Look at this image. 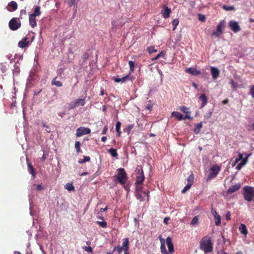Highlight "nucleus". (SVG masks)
I'll list each match as a JSON object with an SVG mask.
<instances>
[{"mask_svg":"<svg viewBox=\"0 0 254 254\" xmlns=\"http://www.w3.org/2000/svg\"><path fill=\"white\" fill-rule=\"evenodd\" d=\"M117 175H126L125 170L124 168H119L117 170Z\"/></svg>","mask_w":254,"mask_h":254,"instance_id":"a18cd8bd","label":"nucleus"},{"mask_svg":"<svg viewBox=\"0 0 254 254\" xmlns=\"http://www.w3.org/2000/svg\"><path fill=\"white\" fill-rule=\"evenodd\" d=\"M114 80L116 82H121L122 83H124L128 80H131V78L130 77L129 75H127L122 78L115 77L114 78Z\"/></svg>","mask_w":254,"mask_h":254,"instance_id":"ddd939ff","label":"nucleus"},{"mask_svg":"<svg viewBox=\"0 0 254 254\" xmlns=\"http://www.w3.org/2000/svg\"><path fill=\"white\" fill-rule=\"evenodd\" d=\"M199 99L202 101L201 108H203L207 103V98L205 94H202L199 97Z\"/></svg>","mask_w":254,"mask_h":254,"instance_id":"6ab92c4d","label":"nucleus"},{"mask_svg":"<svg viewBox=\"0 0 254 254\" xmlns=\"http://www.w3.org/2000/svg\"><path fill=\"white\" fill-rule=\"evenodd\" d=\"M230 84H231V86L232 88L236 90L238 88V84L237 82H235L234 80H231L230 82Z\"/></svg>","mask_w":254,"mask_h":254,"instance_id":"49530a36","label":"nucleus"},{"mask_svg":"<svg viewBox=\"0 0 254 254\" xmlns=\"http://www.w3.org/2000/svg\"><path fill=\"white\" fill-rule=\"evenodd\" d=\"M90 160V158L89 156H84V158L83 159L79 161V163H84L86 162L89 161Z\"/></svg>","mask_w":254,"mask_h":254,"instance_id":"a19ab883","label":"nucleus"},{"mask_svg":"<svg viewBox=\"0 0 254 254\" xmlns=\"http://www.w3.org/2000/svg\"><path fill=\"white\" fill-rule=\"evenodd\" d=\"M122 247H123V249H124V251H127V250H129L128 238H126L123 240Z\"/></svg>","mask_w":254,"mask_h":254,"instance_id":"aec40b11","label":"nucleus"},{"mask_svg":"<svg viewBox=\"0 0 254 254\" xmlns=\"http://www.w3.org/2000/svg\"><path fill=\"white\" fill-rule=\"evenodd\" d=\"M107 130H108V127L107 126H105L103 128V131H102V134H106L107 133Z\"/></svg>","mask_w":254,"mask_h":254,"instance_id":"e2e57ef3","label":"nucleus"},{"mask_svg":"<svg viewBox=\"0 0 254 254\" xmlns=\"http://www.w3.org/2000/svg\"><path fill=\"white\" fill-rule=\"evenodd\" d=\"M117 251L119 254H120L123 252V251H124V249H123L122 246L118 245L117 247L114 248V251Z\"/></svg>","mask_w":254,"mask_h":254,"instance_id":"4c0bfd02","label":"nucleus"},{"mask_svg":"<svg viewBox=\"0 0 254 254\" xmlns=\"http://www.w3.org/2000/svg\"><path fill=\"white\" fill-rule=\"evenodd\" d=\"M225 22L224 20L221 21L217 26L216 30L219 32L222 33V29L224 27Z\"/></svg>","mask_w":254,"mask_h":254,"instance_id":"393cba45","label":"nucleus"},{"mask_svg":"<svg viewBox=\"0 0 254 254\" xmlns=\"http://www.w3.org/2000/svg\"><path fill=\"white\" fill-rule=\"evenodd\" d=\"M170 217H165L164 219V223L166 225H167L168 224V221L170 220Z\"/></svg>","mask_w":254,"mask_h":254,"instance_id":"680f3d73","label":"nucleus"},{"mask_svg":"<svg viewBox=\"0 0 254 254\" xmlns=\"http://www.w3.org/2000/svg\"><path fill=\"white\" fill-rule=\"evenodd\" d=\"M185 113L186 114V115L184 117V119L185 120L186 119H190V112L188 111V110H187V112H185Z\"/></svg>","mask_w":254,"mask_h":254,"instance_id":"6e6d98bb","label":"nucleus"},{"mask_svg":"<svg viewBox=\"0 0 254 254\" xmlns=\"http://www.w3.org/2000/svg\"><path fill=\"white\" fill-rule=\"evenodd\" d=\"M190 188H191V187L190 185H187V186L185 187H184V189H183V190H182V192L183 193H185Z\"/></svg>","mask_w":254,"mask_h":254,"instance_id":"5fc2aeb1","label":"nucleus"},{"mask_svg":"<svg viewBox=\"0 0 254 254\" xmlns=\"http://www.w3.org/2000/svg\"><path fill=\"white\" fill-rule=\"evenodd\" d=\"M159 239L161 241L160 249H161V252L162 254H169L167 252V251L166 249L164 240L161 238V236H159Z\"/></svg>","mask_w":254,"mask_h":254,"instance_id":"dca6fc26","label":"nucleus"},{"mask_svg":"<svg viewBox=\"0 0 254 254\" xmlns=\"http://www.w3.org/2000/svg\"><path fill=\"white\" fill-rule=\"evenodd\" d=\"M130 70L131 72H132L134 69V62L131 61H129L128 63Z\"/></svg>","mask_w":254,"mask_h":254,"instance_id":"37998d69","label":"nucleus"},{"mask_svg":"<svg viewBox=\"0 0 254 254\" xmlns=\"http://www.w3.org/2000/svg\"><path fill=\"white\" fill-rule=\"evenodd\" d=\"M194 181V177L193 176H189V177L187 179V182L188 185H190V187L193 184Z\"/></svg>","mask_w":254,"mask_h":254,"instance_id":"2f4dec72","label":"nucleus"},{"mask_svg":"<svg viewBox=\"0 0 254 254\" xmlns=\"http://www.w3.org/2000/svg\"><path fill=\"white\" fill-rule=\"evenodd\" d=\"M171 11L170 8H168L166 5H164L161 11L162 16L165 19L169 18L170 15Z\"/></svg>","mask_w":254,"mask_h":254,"instance_id":"1a4fd4ad","label":"nucleus"},{"mask_svg":"<svg viewBox=\"0 0 254 254\" xmlns=\"http://www.w3.org/2000/svg\"><path fill=\"white\" fill-rule=\"evenodd\" d=\"M96 223L98 224L99 225V226H100L102 228H106L107 225V222L104 220H103V221H97L96 222Z\"/></svg>","mask_w":254,"mask_h":254,"instance_id":"72a5a7b5","label":"nucleus"},{"mask_svg":"<svg viewBox=\"0 0 254 254\" xmlns=\"http://www.w3.org/2000/svg\"><path fill=\"white\" fill-rule=\"evenodd\" d=\"M250 94L251 95L252 98H254V85L251 86L250 90Z\"/></svg>","mask_w":254,"mask_h":254,"instance_id":"603ef678","label":"nucleus"},{"mask_svg":"<svg viewBox=\"0 0 254 254\" xmlns=\"http://www.w3.org/2000/svg\"><path fill=\"white\" fill-rule=\"evenodd\" d=\"M29 21L30 25H32V14H31L29 12Z\"/></svg>","mask_w":254,"mask_h":254,"instance_id":"69168bd1","label":"nucleus"},{"mask_svg":"<svg viewBox=\"0 0 254 254\" xmlns=\"http://www.w3.org/2000/svg\"><path fill=\"white\" fill-rule=\"evenodd\" d=\"M186 72L194 76H197L201 73L200 71L196 68L192 67L186 68Z\"/></svg>","mask_w":254,"mask_h":254,"instance_id":"9d476101","label":"nucleus"},{"mask_svg":"<svg viewBox=\"0 0 254 254\" xmlns=\"http://www.w3.org/2000/svg\"><path fill=\"white\" fill-rule=\"evenodd\" d=\"M166 244L169 250V252L170 253H172L174 252V248L173 244L172 242V239L170 237H168L166 239Z\"/></svg>","mask_w":254,"mask_h":254,"instance_id":"f8f14e48","label":"nucleus"},{"mask_svg":"<svg viewBox=\"0 0 254 254\" xmlns=\"http://www.w3.org/2000/svg\"><path fill=\"white\" fill-rule=\"evenodd\" d=\"M172 116L175 117L177 120L181 121L182 120H185L183 115L178 112H173L171 114Z\"/></svg>","mask_w":254,"mask_h":254,"instance_id":"a211bd4d","label":"nucleus"},{"mask_svg":"<svg viewBox=\"0 0 254 254\" xmlns=\"http://www.w3.org/2000/svg\"><path fill=\"white\" fill-rule=\"evenodd\" d=\"M147 50L150 54L157 52V50L155 49L154 47H149L147 49Z\"/></svg>","mask_w":254,"mask_h":254,"instance_id":"79ce46f5","label":"nucleus"},{"mask_svg":"<svg viewBox=\"0 0 254 254\" xmlns=\"http://www.w3.org/2000/svg\"><path fill=\"white\" fill-rule=\"evenodd\" d=\"M144 180V176H138L136 177L135 184H142Z\"/></svg>","mask_w":254,"mask_h":254,"instance_id":"cd10ccee","label":"nucleus"},{"mask_svg":"<svg viewBox=\"0 0 254 254\" xmlns=\"http://www.w3.org/2000/svg\"><path fill=\"white\" fill-rule=\"evenodd\" d=\"M231 213L230 211H228L226 214V219L227 220H229L231 219Z\"/></svg>","mask_w":254,"mask_h":254,"instance_id":"052dcab7","label":"nucleus"},{"mask_svg":"<svg viewBox=\"0 0 254 254\" xmlns=\"http://www.w3.org/2000/svg\"><path fill=\"white\" fill-rule=\"evenodd\" d=\"M8 5L12 8V11H14L17 9V4L14 1H11L9 2Z\"/></svg>","mask_w":254,"mask_h":254,"instance_id":"bb28decb","label":"nucleus"},{"mask_svg":"<svg viewBox=\"0 0 254 254\" xmlns=\"http://www.w3.org/2000/svg\"><path fill=\"white\" fill-rule=\"evenodd\" d=\"M41 14L40 7L39 6H36L34 12L33 13V16L35 17L40 15Z\"/></svg>","mask_w":254,"mask_h":254,"instance_id":"7c9ffc66","label":"nucleus"},{"mask_svg":"<svg viewBox=\"0 0 254 254\" xmlns=\"http://www.w3.org/2000/svg\"><path fill=\"white\" fill-rule=\"evenodd\" d=\"M115 183H120L126 190H128L130 187V183L128 181L127 176H115Z\"/></svg>","mask_w":254,"mask_h":254,"instance_id":"f03ea898","label":"nucleus"},{"mask_svg":"<svg viewBox=\"0 0 254 254\" xmlns=\"http://www.w3.org/2000/svg\"><path fill=\"white\" fill-rule=\"evenodd\" d=\"M220 170V167L217 165H213L210 169V175H217Z\"/></svg>","mask_w":254,"mask_h":254,"instance_id":"f3484780","label":"nucleus"},{"mask_svg":"<svg viewBox=\"0 0 254 254\" xmlns=\"http://www.w3.org/2000/svg\"><path fill=\"white\" fill-rule=\"evenodd\" d=\"M223 9L227 10H231L234 9V7L233 6H227V5H224L223 7Z\"/></svg>","mask_w":254,"mask_h":254,"instance_id":"3c124183","label":"nucleus"},{"mask_svg":"<svg viewBox=\"0 0 254 254\" xmlns=\"http://www.w3.org/2000/svg\"><path fill=\"white\" fill-rule=\"evenodd\" d=\"M179 109H180V110L182 112H184V113H185V112H187V110H188V108H187L186 107H185V106H180V107H179Z\"/></svg>","mask_w":254,"mask_h":254,"instance_id":"4d7b16f0","label":"nucleus"},{"mask_svg":"<svg viewBox=\"0 0 254 254\" xmlns=\"http://www.w3.org/2000/svg\"><path fill=\"white\" fill-rule=\"evenodd\" d=\"M200 249L205 253H210L213 251V245L209 236H205L201 240Z\"/></svg>","mask_w":254,"mask_h":254,"instance_id":"f257e3e1","label":"nucleus"},{"mask_svg":"<svg viewBox=\"0 0 254 254\" xmlns=\"http://www.w3.org/2000/svg\"><path fill=\"white\" fill-rule=\"evenodd\" d=\"M145 109L148 110L149 111L152 110V106L150 105H147V106L145 107Z\"/></svg>","mask_w":254,"mask_h":254,"instance_id":"338daca9","label":"nucleus"},{"mask_svg":"<svg viewBox=\"0 0 254 254\" xmlns=\"http://www.w3.org/2000/svg\"><path fill=\"white\" fill-rule=\"evenodd\" d=\"M210 70L213 79L214 80L216 79L220 74L219 70L218 68L214 66L211 67Z\"/></svg>","mask_w":254,"mask_h":254,"instance_id":"9b49d317","label":"nucleus"},{"mask_svg":"<svg viewBox=\"0 0 254 254\" xmlns=\"http://www.w3.org/2000/svg\"><path fill=\"white\" fill-rule=\"evenodd\" d=\"M135 196L136 198L140 201H143L145 199V197L148 200L149 198L148 192L145 191H141V192H138L135 193Z\"/></svg>","mask_w":254,"mask_h":254,"instance_id":"6e6552de","label":"nucleus"},{"mask_svg":"<svg viewBox=\"0 0 254 254\" xmlns=\"http://www.w3.org/2000/svg\"><path fill=\"white\" fill-rule=\"evenodd\" d=\"M39 126L40 127H45V130L47 132H51V128L50 127H49V126H46V124L44 122H42L41 123Z\"/></svg>","mask_w":254,"mask_h":254,"instance_id":"473e14b6","label":"nucleus"},{"mask_svg":"<svg viewBox=\"0 0 254 254\" xmlns=\"http://www.w3.org/2000/svg\"><path fill=\"white\" fill-rule=\"evenodd\" d=\"M21 26V23L18 22L15 18H12L9 22V27L13 31L17 30Z\"/></svg>","mask_w":254,"mask_h":254,"instance_id":"423d86ee","label":"nucleus"},{"mask_svg":"<svg viewBox=\"0 0 254 254\" xmlns=\"http://www.w3.org/2000/svg\"><path fill=\"white\" fill-rule=\"evenodd\" d=\"M239 230L242 234L246 235L248 234V231L246 226L245 224H241L239 227Z\"/></svg>","mask_w":254,"mask_h":254,"instance_id":"5701e85b","label":"nucleus"},{"mask_svg":"<svg viewBox=\"0 0 254 254\" xmlns=\"http://www.w3.org/2000/svg\"><path fill=\"white\" fill-rule=\"evenodd\" d=\"M108 152H109L113 157H116L118 156L116 149L113 148L108 149Z\"/></svg>","mask_w":254,"mask_h":254,"instance_id":"c85d7f7f","label":"nucleus"},{"mask_svg":"<svg viewBox=\"0 0 254 254\" xmlns=\"http://www.w3.org/2000/svg\"><path fill=\"white\" fill-rule=\"evenodd\" d=\"M215 214H214V218H215V225L217 226H219L220 225L221 223V217L218 214L217 212L214 210Z\"/></svg>","mask_w":254,"mask_h":254,"instance_id":"4be33fe9","label":"nucleus"},{"mask_svg":"<svg viewBox=\"0 0 254 254\" xmlns=\"http://www.w3.org/2000/svg\"><path fill=\"white\" fill-rule=\"evenodd\" d=\"M135 185V193L138 192H141L142 190V184H137Z\"/></svg>","mask_w":254,"mask_h":254,"instance_id":"f704fd0d","label":"nucleus"},{"mask_svg":"<svg viewBox=\"0 0 254 254\" xmlns=\"http://www.w3.org/2000/svg\"><path fill=\"white\" fill-rule=\"evenodd\" d=\"M64 188L69 191H74L75 188L73 186L72 183H68L64 186Z\"/></svg>","mask_w":254,"mask_h":254,"instance_id":"412c9836","label":"nucleus"},{"mask_svg":"<svg viewBox=\"0 0 254 254\" xmlns=\"http://www.w3.org/2000/svg\"><path fill=\"white\" fill-rule=\"evenodd\" d=\"M244 197L245 200L252 201L254 198V188L251 186H245L244 189Z\"/></svg>","mask_w":254,"mask_h":254,"instance_id":"7ed1b4c3","label":"nucleus"},{"mask_svg":"<svg viewBox=\"0 0 254 254\" xmlns=\"http://www.w3.org/2000/svg\"><path fill=\"white\" fill-rule=\"evenodd\" d=\"M27 164L29 168V172L32 175V164L30 161L28 160L27 157H26Z\"/></svg>","mask_w":254,"mask_h":254,"instance_id":"c03bdc74","label":"nucleus"},{"mask_svg":"<svg viewBox=\"0 0 254 254\" xmlns=\"http://www.w3.org/2000/svg\"><path fill=\"white\" fill-rule=\"evenodd\" d=\"M230 28L234 32L237 33L241 30V28L238 22L234 20H231L229 22Z\"/></svg>","mask_w":254,"mask_h":254,"instance_id":"0eeeda50","label":"nucleus"},{"mask_svg":"<svg viewBox=\"0 0 254 254\" xmlns=\"http://www.w3.org/2000/svg\"><path fill=\"white\" fill-rule=\"evenodd\" d=\"M29 44V42L28 41L27 38H23L21 41L18 42V47L21 48H24L28 46Z\"/></svg>","mask_w":254,"mask_h":254,"instance_id":"4468645a","label":"nucleus"},{"mask_svg":"<svg viewBox=\"0 0 254 254\" xmlns=\"http://www.w3.org/2000/svg\"><path fill=\"white\" fill-rule=\"evenodd\" d=\"M57 77H55L52 81V84L55 85L57 87H61L63 85L62 83L60 81H57L56 79Z\"/></svg>","mask_w":254,"mask_h":254,"instance_id":"a878e982","label":"nucleus"},{"mask_svg":"<svg viewBox=\"0 0 254 254\" xmlns=\"http://www.w3.org/2000/svg\"><path fill=\"white\" fill-rule=\"evenodd\" d=\"M112 29H114L116 27L117 22L115 21H113L112 22Z\"/></svg>","mask_w":254,"mask_h":254,"instance_id":"0e129e2a","label":"nucleus"},{"mask_svg":"<svg viewBox=\"0 0 254 254\" xmlns=\"http://www.w3.org/2000/svg\"><path fill=\"white\" fill-rule=\"evenodd\" d=\"M198 18H199V20L201 21H203L204 20L205 18V15H203V14H198Z\"/></svg>","mask_w":254,"mask_h":254,"instance_id":"13d9d810","label":"nucleus"},{"mask_svg":"<svg viewBox=\"0 0 254 254\" xmlns=\"http://www.w3.org/2000/svg\"><path fill=\"white\" fill-rule=\"evenodd\" d=\"M85 104L84 99H78L72 102H71L68 106V109L71 110L80 106H83Z\"/></svg>","mask_w":254,"mask_h":254,"instance_id":"20e7f679","label":"nucleus"},{"mask_svg":"<svg viewBox=\"0 0 254 254\" xmlns=\"http://www.w3.org/2000/svg\"><path fill=\"white\" fill-rule=\"evenodd\" d=\"M68 5L71 6L75 2V0H66Z\"/></svg>","mask_w":254,"mask_h":254,"instance_id":"bf43d9fd","label":"nucleus"},{"mask_svg":"<svg viewBox=\"0 0 254 254\" xmlns=\"http://www.w3.org/2000/svg\"><path fill=\"white\" fill-rule=\"evenodd\" d=\"M246 163V160L245 159H243L242 160V161L238 164V165L236 167V169L237 170H240L242 168L243 166L245 165Z\"/></svg>","mask_w":254,"mask_h":254,"instance_id":"e433bc0d","label":"nucleus"},{"mask_svg":"<svg viewBox=\"0 0 254 254\" xmlns=\"http://www.w3.org/2000/svg\"><path fill=\"white\" fill-rule=\"evenodd\" d=\"M240 188H241V184L240 183H238L235 185L232 186L228 190L227 193H232L235 192L236 190H239Z\"/></svg>","mask_w":254,"mask_h":254,"instance_id":"2eb2a0df","label":"nucleus"},{"mask_svg":"<svg viewBox=\"0 0 254 254\" xmlns=\"http://www.w3.org/2000/svg\"><path fill=\"white\" fill-rule=\"evenodd\" d=\"M198 217L197 216H194L192 220H191V224L194 225H195L198 222Z\"/></svg>","mask_w":254,"mask_h":254,"instance_id":"09e8293b","label":"nucleus"},{"mask_svg":"<svg viewBox=\"0 0 254 254\" xmlns=\"http://www.w3.org/2000/svg\"><path fill=\"white\" fill-rule=\"evenodd\" d=\"M202 127V125L201 123L197 124L195 126L194 129V132L195 134H198L200 132V129L201 127Z\"/></svg>","mask_w":254,"mask_h":254,"instance_id":"b1692460","label":"nucleus"},{"mask_svg":"<svg viewBox=\"0 0 254 254\" xmlns=\"http://www.w3.org/2000/svg\"><path fill=\"white\" fill-rule=\"evenodd\" d=\"M80 142L79 141H76L75 143V148L76 152L78 153L80 152Z\"/></svg>","mask_w":254,"mask_h":254,"instance_id":"58836bf2","label":"nucleus"},{"mask_svg":"<svg viewBox=\"0 0 254 254\" xmlns=\"http://www.w3.org/2000/svg\"><path fill=\"white\" fill-rule=\"evenodd\" d=\"M121 126V123L120 122H118L116 125V130L117 132V136H120L121 133L120 131V127Z\"/></svg>","mask_w":254,"mask_h":254,"instance_id":"c756f323","label":"nucleus"},{"mask_svg":"<svg viewBox=\"0 0 254 254\" xmlns=\"http://www.w3.org/2000/svg\"><path fill=\"white\" fill-rule=\"evenodd\" d=\"M221 33V32H219L216 30V31H214L212 33V35L215 36L216 37H219Z\"/></svg>","mask_w":254,"mask_h":254,"instance_id":"864d4df0","label":"nucleus"},{"mask_svg":"<svg viewBox=\"0 0 254 254\" xmlns=\"http://www.w3.org/2000/svg\"><path fill=\"white\" fill-rule=\"evenodd\" d=\"M212 112L210 110L208 111L204 115L205 119H209L211 117Z\"/></svg>","mask_w":254,"mask_h":254,"instance_id":"8fccbe9b","label":"nucleus"},{"mask_svg":"<svg viewBox=\"0 0 254 254\" xmlns=\"http://www.w3.org/2000/svg\"><path fill=\"white\" fill-rule=\"evenodd\" d=\"M91 130L89 128L81 127L77 129L76 135L77 137H80L83 135L89 134Z\"/></svg>","mask_w":254,"mask_h":254,"instance_id":"39448f33","label":"nucleus"},{"mask_svg":"<svg viewBox=\"0 0 254 254\" xmlns=\"http://www.w3.org/2000/svg\"><path fill=\"white\" fill-rule=\"evenodd\" d=\"M83 249L88 253H92L93 251L92 248L90 246H84V247H83Z\"/></svg>","mask_w":254,"mask_h":254,"instance_id":"de8ad7c7","label":"nucleus"},{"mask_svg":"<svg viewBox=\"0 0 254 254\" xmlns=\"http://www.w3.org/2000/svg\"><path fill=\"white\" fill-rule=\"evenodd\" d=\"M82 58L84 60H86L88 58V55L85 53L83 55Z\"/></svg>","mask_w":254,"mask_h":254,"instance_id":"774afa93","label":"nucleus"},{"mask_svg":"<svg viewBox=\"0 0 254 254\" xmlns=\"http://www.w3.org/2000/svg\"><path fill=\"white\" fill-rule=\"evenodd\" d=\"M134 127V124H129L128 125L127 127L125 129V131H126L128 134H129L130 132V130H131L132 128H133Z\"/></svg>","mask_w":254,"mask_h":254,"instance_id":"c9c22d12","label":"nucleus"},{"mask_svg":"<svg viewBox=\"0 0 254 254\" xmlns=\"http://www.w3.org/2000/svg\"><path fill=\"white\" fill-rule=\"evenodd\" d=\"M179 19L178 18L174 19L173 20L172 24H173V25L174 26V27H173V30H174L176 28V27L179 24Z\"/></svg>","mask_w":254,"mask_h":254,"instance_id":"ea45409f","label":"nucleus"}]
</instances>
